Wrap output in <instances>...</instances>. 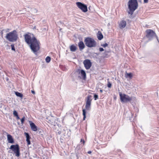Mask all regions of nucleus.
Masks as SVG:
<instances>
[{"label":"nucleus","instance_id":"nucleus-1","mask_svg":"<svg viewBox=\"0 0 159 159\" xmlns=\"http://www.w3.org/2000/svg\"><path fill=\"white\" fill-rule=\"evenodd\" d=\"M25 41L29 45L32 51L34 53L40 49V43L33 34L29 33L24 35Z\"/></svg>","mask_w":159,"mask_h":159},{"label":"nucleus","instance_id":"nucleus-2","mask_svg":"<svg viewBox=\"0 0 159 159\" xmlns=\"http://www.w3.org/2000/svg\"><path fill=\"white\" fill-rule=\"evenodd\" d=\"M128 5L129 11L128 14L131 15L133 14V13L138 7V3L137 0H129Z\"/></svg>","mask_w":159,"mask_h":159},{"label":"nucleus","instance_id":"nucleus-3","mask_svg":"<svg viewBox=\"0 0 159 159\" xmlns=\"http://www.w3.org/2000/svg\"><path fill=\"white\" fill-rule=\"evenodd\" d=\"M92 96L89 95L88 96L87 100L86 102V105L85 106V109H83V120H84L86 117V111H90L91 109V105L92 99L91 98Z\"/></svg>","mask_w":159,"mask_h":159},{"label":"nucleus","instance_id":"nucleus-4","mask_svg":"<svg viewBox=\"0 0 159 159\" xmlns=\"http://www.w3.org/2000/svg\"><path fill=\"white\" fill-rule=\"evenodd\" d=\"M6 39L11 42L16 41L18 38V34L16 31L14 30L7 34L6 36Z\"/></svg>","mask_w":159,"mask_h":159},{"label":"nucleus","instance_id":"nucleus-5","mask_svg":"<svg viewBox=\"0 0 159 159\" xmlns=\"http://www.w3.org/2000/svg\"><path fill=\"white\" fill-rule=\"evenodd\" d=\"M120 99L121 102L127 103L130 102L135 98L132 96L130 97L128 95L123 94L121 92L119 93Z\"/></svg>","mask_w":159,"mask_h":159},{"label":"nucleus","instance_id":"nucleus-6","mask_svg":"<svg viewBox=\"0 0 159 159\" xmlns=\"http://www.w3.org/2000/svg\"><path fill=\"white\" fill-rule=\"evenodd\" d=\"M85 45L89 48L95 47L96 46V42L94 39L90 37L85 38L84 40Z\"/></svg>","mask_w":159,"mask_h":159},{"label":"nucleus","instance_id":"nucleus-7","mask_svg":"<svg viewBox=\"0 0 159 159\" xmlns=\"http://www.w3.org/2000/svg\"><path fill=\"white\" fill-rule=\"evenodd\" d=\"M9 149L14 152L15 156L19 157L20 155L19 146L18 144L12 145L11 146Z\"/></svg>","mask_w":159,"mask_h":159},{"label":"nucleus","instance_id":"nucleus-8","mask_svg":"<svg viewBox=\"0 0 159 159\" xmlns=\"http://www.w3.org/2000/svg\"><path fill=\"white\" fill-rule=\"evenodd\" d=\"M146 37L149 40H152L155 36L157 38L155 32L152 30L147 29L146 30Z\"/></svg>","mask_w":159,"mask_h":159},{"label":"nucleus","instance_id":"nucleus-9","mask_svg":"<svg viewBox=\"0 0 159 159\" xmlns=\"http://www.w3.org/2000/svg\"><path fill=\"white\" fill-rule=\"evenodd\" d=\"M77 6L82 11L85 12L88 11L87 6L80 2H78L76 3Z\"/></svg>","mask_w":159,"mask_h":159},{"label":"nucleus","instance_id":"nucleus-10","mask_svg":"<svg viewBox=\"0 0 159 159\" xmlns=\"http://www.w3.org/2000/svg\"><path fill=\"white\" fill-rule=\"evenodd\" d=\"M84 66L86 70L89 69L92 66V63L90 60L89 59H86L83 61Z\"/></svg>","mask_w":159,"mask_h":159},{"label":"nucleus","instance_id":"nucleus-11","mask_svg":"<svg viewBox=\"0 0 159 159\" xmlns=\"http://www.w3.org/2000/svg\"><path fill=\"white\" fill-rule=\"evenodd\" d=\"M77 72L79 74H80L83 79L85 80L86 78V75L85 72L83 70L78 69Z\"/></svg>","mask_w":159,"mask_h":159},{"label":"nucleus","instance_id":"nucleus-12","mask_svg":"<svg viewBox=\"0 0 159 159\" xmlns=\"http://www.w3.org/2000/svg\"><path fill=\"white\" fill-rule=\"evenodd\" d=\"M30 125L31 127V129L34 131H36L37 130V127L35 125V124L33 123L32 121H29Z\"/></svg>","mask_w":159,"mask_h":159},{"label":"nucleus","instance_id":"nucleus-13","mask_svg":"<svg viewBox=\"0 0 159 159\" xmlns=\"http://www.w3.org/2000/svg\"><path fill=\"white\" fill-rule=\"evenodd\" d=\"M126 24V21L125 20H122L119 23V27L120 29H122L125 27Z\"/></svg>","mask_w":159,"mask_h":159},{"label":"nucleus","instance_id":"nucleus-14","mask_svg":"<svg viewBox=\"0 0 159 159\" xmlns=\"http://www.w3.org/2000/svg\"><path fill=\"white\" fill-rule=\"evenodd\" d=\"M78 46L80 51H81L85 47L84 43L82 41H80L79 42Z\"/></svg>","mask_w":159,"mask_h":159},{"label":"nucleus","instance_id":"nucleus-15","mask_svg":"<svg viewBox=\"0 0 159 159\" xmlns=\"http://www.w3.org/2000/svg\"><path fill=\"white\" fill-rule=\"evenodd\" d=\"M7 139L8 143H14V140L11 135L9 134H8L7 135Z\"/></svg>","mask_w":159,"mask_h":159},{"label":"nucleus","instance_id":"nucleus-16","mask_svg":"<svg viewBox=\"0 0 159 159\" xmlns=\"http://www.w3.org/2000/svg\"><path fill=\"white\" fill-rule=\"evenodd\" d=\"M25 134L26 137V141L27 143V144L30 145V135L28 133L25 132Z\"/></svg>","mask_w":159,"mask_h":159},{"label":"nucleus","instance_id":"nucleus-17","mask_svg":"<svg viewBox=\"0 0 159 159\" xmlns=\"http://www.w3.org/2000/svg\"><path fill=\"white\" fill-rule=\"evenodd\" d=\"M70 49L71 51L75 52L77 49V48L75 45L73 44L70 47Z\"/></svg>","mask_w":159,"mask_h":159},{"label":"nucleus","instance_id":"nucleus-18","mask_svg":"<svg viewBox=\"0 0 159 159\" xmlns=\"http://www.w3.org/2000/svg\"><path fill=\"white\" fill-rule=\"evenodd\" d=\"M97 37L99 40H101L103 38V36L101 32L100 31H98Z\"/></svg>","mask_w":159,"mask_h":159},{"label":"nucleus","instance_id":"nucleus-19","mask_svg":"<svg viewBox=\"0 0 159 159\" xmlns=\"http://www.w3.org/2000/svg\"><path fill=\"white\" fill-rule=\"evenodd\" d=\"M125 77L126 78H129L131 79L132 77V74L131 73H127L126 72L125 74Z\"/></svg>","mask_w":159,"mask_h":159},{"label":"nucleus","instance_id":"nucleus-20","mask_svg":"<svg viewBox=\"0 0 159 159\" xmlns=\"http://www.w3.org/2000/svg\"><path fill=\"white\" fill-rule=\"evenodd\" d=\"M15 94L17 96L21 98V99L22 98L23 95L21 93L18 92H16Z\"/></svg>","mask_w":159,"mask_h":159},{"label":"nucleus","instance_id":"nucleus-21","mask_svg":"<svg viewBox=\"0 0 159 159\" xmlns=\"http://www.w3.org/2000/svg\"><path fill=\"white\" fill-rule=\"evenodd\" d=\"M109 53V52L105 51L103 53V57H107L108 55V53Z\"/></svg>","mask_w":159,"mask_h":159},{"label":"nucleus","instance_id":"nucleus-22","mask_svg":"<svg viewBox=\"0 0 159 159\" xmlns=\"http://www.w3.org/2000/svg\"><path fill=\"white\" fill-rule=\"evenodd\" d=\"M9 29H6L3 30L2 31V35L4 33H7L8 32H9Z\"/></svg>","mask_w":159,"mask_h":159},{"label":"nucleus","instance_id":"nucleus-23","mask_svg":"<svg viewBox=\"0 0 159 159\" xmlns=\"http://www.w3.org/2000/svg\"><path fill=\"white\" fill-rule=\"evenodd\" d=\"M47 63H49L51 61V58L50 57L48 56L45 59Z\"/></svg>","mask_w":159,"mask_h":159},{"label":"nucleus","instance_id":"nucleus-24","mask_svg":"<svg viewBox=\"0 0 159 159\" xmlns=\"http://www.w3.org/2000/svg\"><path fill=\"white\" fill-rule=\"evenodd\" d=\"M13 115L15 116H16L18 115L17 112L16 110H14L13 111Z\"/></svg>","mask_w":159,"mask_h":159},{"label":"nucleus","instance_id":"nucleus-25","mask_svg":"<svg viewBox=\"0 0 159 159\" xmlns=\"http://www.w3.org/2000/svg\"><path fill=\"white\" fill-rule=\"evenodd\" d=\"M25 119V117L23 116V118L21 119V122L22 124H23Z\"/></svg>","mask_w":159,"mask_h":159},{"label":"nucleus","instance_id":"nucleus-26","mask_svg":"<svg viewBox=\"0 0 159 159\" xmlns=\"http://www.w3.org/2000/svg\"><path fill=\"white\" fill-rule=\"evenodd\" d=\"M94 100H96L98 98V95L95 94L94 95Z\"/></svg>","mask_w":159,"mask_h":159},{"label":"nucleus","instance_id":"nucleus-27","mask_svg":"<svg viewBox=\"0 0 159 159\" xmlns=\"http://www.w3.org/2000/svg\"><path fill=\"white\" fill-rule=\"evenodd\" d=\"M11 50H13V51H15V48L14 47V44H11Z\"/></svg>","mask_w":159,"mask_h":159},{"label":"nucleus","instance_id":"nucleus-28","mask_svg":"<svg viewBox=\"0 0 159 159\" xmlns=\"http://www.w3.org/2000/svg\"><path fill=\"white\" fill-rule=\"evenodd\" d=\"M111 84L110 82H108L107 84V87L109 88H110L111 87Z\"/></svg>","mask_w":159,"mask_h":159},{"label":"nucleus","instance_id":"nucleus-29","mask_svg":"<svg viewBox=\"0 0 159 159\" xmlns=\"http://www.w3.org/2000/svg\"><path fill=\"white\" fill-rule=\"evenodd\" d=\"M108 44H107V43H105L104 44L101 45V46H102L103 47L105 48V47L107 46H108Z\"/></svg>","mask_w":159,"mask_h":159},{"label":"nucleus","instance_id":"nucleus-30","mask_svg":"<svg viewBox=\"0 0 159 159\" xmlns=\"http://www.w3.org/2000/svg\"><path fill=\"white\" fill-rule=\"evenodd\" d=\"M99 50L100 52H102L104 50V49L102 48H99Z\"/></svg>","mask_w":159,"mask_h":159},{"label":"nucleus","instance_id":"nucleus-31","mask_svg":"<svg viewBox=\"0 0 159 159\" xmlns=\"http://www.w3.org/2000/svg\"><path fill=\"white\" fill-rule=\"evenodd\" d=\"M33 11L35 13H36L38 11V10L36 9H34L33 10Z\"/></svg>","mask_w":159,"mask_h":159},{"label":"nucleus","instance_id":"nucleus-32","mask_svg":"<svg viewBox=\"0 0 159 159\" xmlns=\"http://www.w3.org/2000/svg\"><path fill=\"white\" fill-rule=\"evenodd\" d=\"M81 142H83V144L84 143L85 141L84 139H81Z\"/></svg>","mask_w":159,"mask_h":159},{"label":"nucleus","instance_id":"nucleus-33","mask_svg":"<svg viewBox=\"0 0 159 159\" xmlns=\"http://www.w3.org/2000/svg\"><path fill=\"white\" fill-rule=\"evenodd\" d=\"M148 2V0H144V3H147Z\"/></svg>","mask_w":159,"mask_h":159},{"label":"nucleus","instance_id":"nucleus-34","mask_svg":"<svg viewBox=\"0 0 159 159\" xmlns=\"http://www.w3.org/2000/svg\"><path fill=\"white\" fill-rule=\"evenodd\" d=\"M16 118L17 120H19V119H20V118L19 117V116L18 115L16 116Z\"/></svg>","mask_w":159,"mask_h":159},{"label":"nucleus","instance_id":"nucleus-35","mask_svg":"<svg viewBox=\"0 0 159 159\" xmlns=\"http://www.w3.org/2000/svg\"><path fill=\"white\" fill-rule=\"evenodd\" d=\"M87 153L88 154H91L92 153V152L91 151H89Z\"/></svg>","mask_w":159,"mask_h":159},{"label":"nucleus","instance_id":"nucleus-36","mask_svg":"<svg viewBox=\"0 0 159 159\" xmlns=\"http://www.w3.org/2000/svg\"><path fill=\"white\" fill-rule=\"evenodd\" d=\"M31 93L34 94H35V92L34 90H31Z\"/></svg>","mask_w":159,"mask_h":159},{"label":"nucleus","instance_id":"nucleus-37","mask_svg":"<svg viewBox=\"0 0 159 159\" xmlns=\"http://www.w3.org/2000/svg\"><path fill=\"white\" fill-rule=\"evenodd\" d=\"M100 92L101 93H102V92H103V90H102V89H100Z\"/></svg>","mask_w":159,"mask_h":159},{"label":"nucleus","instance_id":"nucleus-38","mask_svg":"<svg viewBox=\"0 0 159 159\" xmlns=\"http://www.w3.org/2000/svg\"><path fill=\"white\" fill-rule=\"evenodd\" d=\"M61 131H59V132H58V133L59 134H61Z\"/></svg>","mask_w":159,"mask_h":159},{"label":"nucleus","instance_id":"nucleus-39","mask_svg":"<svg viewBox=\"0 0 159 159\" xmlns=\"http://www.w3.org/2000/svg\"><path fill=\"white\" fill-rule=\"evenodd\" d=\"M130 114H131V116L132 117V116H133V114H132L131 113H130Z\"/></svg>","mask_w":159,"mask_h":159},{"label":"nucleus","instance_id":"nucleus-40","mask_svg":"<svg viewBox=\"0 0 159 159\" xmlns=\"http://www.w3.org/2000/svg\"><path fill=\"white\" fill-rule=\"evenodd\" d=\"M129 120H131V119L130 118L129 119Z\"/></svg>","mask_w":159,"mask_h":159}]
</instances>
